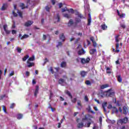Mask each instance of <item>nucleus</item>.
<instances>
[{"instance_id":"nucleus-1","label":"nucleus","mask_w":129,"mask_h":129,"mask_svg":"<svg viewBox=\"0 0 129 129\" xmlns=\"http://www.w3.org/2000/svg\"><path fill=\"white\" fill-rule=\"evenodd\" d=\"M84 8L85 14H88L89 18L88 19L87 26H90L91 25V15H90V7H89V3L88 0H84Z\"/></svg>"},{"instance_id":"nucleus-2","label":"nucleus","mask_w":129,"mask_h":129,"mask_svg":"<svg viewBox=\"0 0 129 129\" xmlns=\"http://www.w3.org/2000/svg\"><path fill=\"white\" fill-rule=\"evenodd\" d=\"M99 95L101 97H105V96L111 97V96L114 95V92L112 91V89H110L105 92L101 91L99 93Z\"/></svg>"},{"instance_id":"nucleus-3","label":"nucleus","mask_w":129,"mask_h":129,"mask_svg":"<svg viewBox=\"0 0 129 129\" xmlns=\"http://www.w3.org/2000/svg\"><path fill=\"white\" fill-rule=\"evenodd\" d=\"M92 118H95V117L91 114L86 115L82 118V121H83V122L88 121V120H91V119Z\"/></svg>"},{"instance_id":"nucleus-4","label":"nucleus","mask_w":129,"mask_h":129,"mask_svg":"<svg viewBox=\"0 0 129 129\" xmlns=\"http://www.w3.org/2000/svg\"><path fill=\"white\" fill-rule=\"evenodd\" d=\"M128 120V119L127 117H124L123 119H120L118 120L117 124V125H119V124H123V123H126Z\"/></svg>"},{"instance_id":"nucleus-5","label":"nucleus","mask_w":129,"mask_h":129,"mask_svg":"<svg viewBox=\"0 0 129 129\" xmlns=\"http://www.w3.org/2000/svg\"><path fill=\"white\" fill-rule=\"evenodd\" d=\"M35 60V56H33L31 57H30L27 61L28 64V67H32V66H34V62H31L30 61H34Z\"/></svg>"},{"instance_id":"nucleus-6","label":"nucleus","mask_w":129,"mask_h":129,"mask_svg":"<svg viewBox=\"0 0 129 129\" xmlns=\"http://www.w3.org/2000/svg\"><path fill=\"white\" fill-rule=\"evenodd\" d=\"M87 122L84 123H81V126H85V127H89L90 126V124H91V123L92 122V121H90V122L87 121Z\"/></svg>"},{"instance_id":"nucleus-7","label":"nucleus","mask_w":129,"mask_h":129,"mask_svg":"<svg viewBox=\"0 0 129 129\" xmlns=\"http://www.w3.org/2000/svg\"><path fill=\"white\" fill-rule=\"evenodd\" d=\"M54 70H55V72L52 67H51L49 69V71L50 72H51L52 74H55V73H57V72L59 71V68H55Z\"/></svg>"},{"instance_id":"nucleus-8","label":"nucleus","mask_w":129,"mask_h":129,"mask_svg":"<svg viewBox=\"0 0 129 129\" xmlns=\"http://www.w3.org/2000/svg\"><path fill=\"white\" fill-rule=\"evenodd\" d=\"M89 61H90V58L89 57L85 58H81V63L82 64H86L87 63H89Z\"/></svg>"},{"instance_id":"nucleus-9","label":"nucleus","mask_w":129,"mask_h":129,"mask_svg":"<svg viewBox=\"0 0 129 129\" xmlns=\"http://www.w3.org/2000/svg\"><path fill=\"white\" fill-rule=\"evenodd\" d=\"M30 5V0H28L27 2V6H25V4L24 3H21L20 4V7L22 8V10H24V9H26V8H28V6Z\"/></svg>"},{"instance_id":"nucleus-10","label":"nucleus","mask_w":129,"mask_h":129,"mask_svg":"<svg viewBox=\"0 0 129 129\" xmlns=\"http://www.w3.org/2000/svg\"><path fill=\"white\" fill-rule=\"evenodd\" d=\"M76 51L78 55H81V45L80 44L77 47Z\"/></svg>"},{"instance_id":"nucleus-11","label":"nucleus","mask_w":129,"mask_h":129,"mask_svg":"<svg viewBox=\"0 0 129 129\" xmlns=\"http://www.w3.org/2000/svg\"><path fill=\"white\" fill-rule=\"evenodd\" d=\"M81 20V15H79V13H77V16L76 18V23H79Z\"/></svg>"},{"instance_id":"nucleus-12","label":"nucleus","mask_w":129,"mask_h":129,"mask_svg":"<svg viewBox=\"0 0 129 129\" xmlns=\"http://www.w3.org/2000/svg\"><path fill=\"white\" fill-rule=\"evenodd\" d=\"M19 37L21 40H24V39L29 38V35L25 34L23 36H22V34H19Z\"/></svg>"},{"instance_id":"nucleus-13","label":"nucleus","mask_w":129,"mask_h":129,"mask_svg":"<svg viewBox=\"0 0 129 129\" xmlns=\"http://www.w3.org/2000/svg\"><path fill=\"white\" fill-rule=\"evenodd\" d=\"M77 122H78V127L79 128H81V119L80 118H77Z\"/></svg>"},{"instance_id":"nucleus-14","label":"nucleus","mask_w":129,"mask_h":129,"mask_svg":"<svg viewBox=\"0 0 129 129\" xmlns=\"http://www.w3.org/2000/svg\"><path fill=\"white\" fill-rule=\"evenodd\" d=\"M33 23L34 22L32 21H28L25 23V26L26 27H30V26H31L33 24Z\"/></svg>"},{"instance_id":"nucleus-15","label":"nucleus","mask_w":129,"mask_h":129,"mask_svg":"<svg viewBox=\"0 0 129 129\" xmlns=\"http://www.w3.org/2000/svg\"><path fill=\"white\" fill-rule=\"evenodd\" d=\"M116 77L117 79L118 82H119V83H121V82H122V78H121V76L118 75V76H116Z\"/></svg>"},{"instance_id":"nucleus-16","label":"nucleus","mask_w":129,"mask_h":129,"mask_svg":"<svg viewBox=\"0 0 129 129\" xmlns=\"http://www.w3.org/2000/svg\"><path fill=\"white\" fill-rule=\"evenodd\" d=\"M58 83L59 84H61V85H64V84H65V79H60L58 81Z\"/></svg>"},{"instance_id":"nucleus-17","label":"nucleus","mask_w":129,"mask_h":129,"mask_svg":"<svg viewBox=\"0 0 129 129\" xmlns=\"http://www.w3.org/2000/svg\"><path fill=\"white\" fill-rule=\"evenodd\" d=\"M127 112H128V110L127 109V108L125 106L123 107V113L124 114H127Z\"/></svg>"},{"instance_id":"nucleus-18","label":"nucleus","mask_w":129,"mask_h":129,"mask_svg":"<svg viewBox=\"0 0 129 129\" xmlns=\"http://www.w3.org/2000/svg\"><path fill=\"white\" fill-rule=\"evenodd\" d=\"M59 39L62 40V42H64V41H65V36L63 33L60 34Z\"/></svg>"},{"instance_id":"nucleus-19","label":"nucleus","mask_w":129,"mask_h":129,"mask_svg":"<svg viewBox=\"0 0 129 129\" xmlns=\"http://www.w3.org/2000/svg\"><path fill=\"white\" fill-rule=\"evenodd\" d=\"M107 87H109V85L105 84V85H102V86H100L101 89H104L105 88H107Z\"/></svg>"},{"instance_id":"nucleus-20","label":"nucleus","mask_w":129,"mask_h":129,"mask_svg":"<svg viewBox=\"0 0 129 129\" xmlns=\"http://www.w3.org/2000/svg\"><path fill=\"white\" fill-rule=\"evenodd\" d=\"M7 8H8V4H4L1 8L2 11H5V10H7Z\"/></svg>"},{"instance_id":"nucleus-21","label":"nucleus","mask_w":129,"mask_h":129,"mask_svg":"<svg viewBox=\"0 0 129 129\" xmlns=\"http://www.w3.org/2000/svg\"><path fill=\"white\" fill-rule=\"evenodd\" d=\"M117 13L118 14V16H119L120 17V18H124L125 14H120V13H119V11H118V10H117Z\"/></svg>"},{"instance_id":"nucleus-22","label":"nucleus","mask_w":129,"mask_h":129,"mask_svg":"<svg viewBox=\"0 0 129 129\" xmlns=\"http://www.w3.org/2000/svg\"><path fill=\"white\" fill-rule=\"evenodd\" d=\"M54 20L57 22H60V16L59 14L56 15V16L54 17Z\"/></svg>"},{"instance_id":"nucleus-23","label":"nucleus","mask_w":129,"mask_h":129,"mask_svg":"<svg viewBox=\"0 0 129 129\" xmlns=\"http://www.w3.org/2000/svg\"><path fill=\"white\" fill-rule=\"evenodd\" d=\"M38 91H39V86H36L35 91V93H34V95L35 96H37V94H38Z\"/></svg>"},{"instance_id":"nucleus-24","label":"nucleus","mask_w":129,"mask_h":129,"mask_svg":"<svg viewBox=\"0 0 129 129\" xmlns=\"http://www.w3.org/2000/svg\"><path fill=\"white\" fill-rule=\"evenodd\" d=\"M112 112L113 113H117L118 112V109L116 108L115 107H113V110H112Z\"/></svg>"},{"instance_id":"nucleus-25","label":"nucleus","mask_w":129,"mask_h":129,"mask_svg":"<svg viewBox=\"0 0 129 129\" xmlns=\"http://www.w3.org/2000/svg\"><path fill=\"white\" fill-rule=\"evenodd\" d=\"M89 112H91L93 114H95V112H94L93 110L91 109V108L90 107V106H88V108H87Z\"/></svg>"},{"instance_id":"nucleus-26","label":"nucleus","mask_w":129,"mask_h":129,"mask_svg":"<svg viewBox=\"0 0 129 129\" xmlns=\"http://www.w3.org/2000/svg\"><path fill=\"white\" fill-rule=\"evenodd\" d=\"M65 93H66V94H67L70 97V98L72 99V95L71 94L70 92H69V91L66 90Z\"/></svg>"},{"instance_id":"nucleus-27","label":"nucleus","mask_w":129,"mask_h":129,"mask_svg":"<svg viewBox=\"0 0 129 129\" xmlns=\"http://www.w3.org/2000/svg\"><path fill=\"white\" fill-rule=\"evenodd\" d=\"M125 128V126L123 125L121 126V124L117 125V129H124Z\"/></svg>"},{"instance_id":"nucleus-28","label":"nucleus","mask_w":129,"mask_h":129,"mask_svg":"<svg viewBox=\"0 0 129 129\" xmlns=\"http://www.w3.org/2000/svg\"><path fill=\"white\" fill-rule=\"evenodd\" d=\"M118 48H119V44L118 43H116V52L117 53H119V49H118Z\"/></svg>"},{"instance_id":"nucleus-29","label":"nucleus","mask_w":129,"mask_h":129,"mask_svg":"<svg viewBox=\"0 0 129 129\" xmlns=\"http://www.w3.org/2000/svg\"><path fill=\"white\" fill-rule=\"evenodd\" d=\"M95 53H96V49H93L90 50V54H91V55H93Z\"/></svg>"},{"instance_id":"nucleus-30","label":"nucleus","mask_w":129,"mask_h":129,"mask_svg":"<svg viewBox=\"0 0 129 129\" xmlns=\"http://www.w3.org/2000/svg\"><path fill=\"white\" fill-rule=\"evenodd\" d=\"M73 24H74L73 20H72V19H71L68 24V27H71V26H72Z\"/></svg>"},{"instance_id":"nucleus-31","label":"nucleus","mask_w":129,"mask_h":129,"mask_svg":"<svg viewBox=\"0 0 129 129\" xmlns=\"http://www.w3.org/2000/svg\"><path fill=\"white\" fill-rule=\"evenodd\" d=\"M87 75V72L82 71L81 76L82 77H85Z\"/></svg>"},{"instance_id":"nucleus-32","label":"nucleus","mask_w":129,"mask_h":129,"mask_svg":"<svg viewBox=\"0 0 129 129\" xmlns=\"http://www.w3.org/2000/svg\"><path fill=\"white\" fill-rule=\"evenodd\" d=\"M106 73H107V74H111V69L108 67L106 68Z\"/></svg>"},{"instance_id":"nucleus-33","label":"nucleus","mask_w":129,"mask_h":129,"mask_svg":"<svg viewBox=\"0 0 129 129\" xmlns=\"http://www.w3.org/2000/svg\"><path fill=\"white\" fill-rule=\"evenodd\" d=\"M61 67L64 68V67H66V62L62 61L60 64Z\"/></svg>"},{"instance_id":"nucleus-34","label":"nucleus","mask_w":129,"mask_h":129,"mask_svg":"<svg viewBox=\"0 0 129 129\" xmlns=\"http://www.w3.org/2000/svg\"><path fill=\"white\" fill-rule=\"evenodd\" d=\"M85 84H86V85L90 86V85H91V82H90V81L89 80H86L85 82Z\"/></svg>"},{"instance_id":"nucleus-35","label":"nucleus","mask_w":129,"mask_h":129,"mask_svg":"<svg viewBox=\"0 0 129 129\" xmlns=\"http://www.w3.org/2000/svg\"><path fill=\"white\" fill-rule=\"evenodd\" d=\"M17 13L18 14L19 17H20V18H23V15H22V12L19 11V10H17Z\"/></svg>"},{"instance_id":"nucleus-36","label":"nucleus","mask_w":129,"mask_h":129,"mask_svg":"<svg viewBox=\"0 0 129 129\" xmlns=\"http://www.w3.org/2000/svg\"><path fill=\"white\" fill-rule=\"evenodd\" d=\"M119 37V35H116L115 37V41L116 43H118L119 42V40H118V37Z\"/></svg>"},{"instance_id":"nucleus-37","label":"nucleus","mask_w":129,"mask_h":129,"mask_svg":"<svg viewBox=\"0 0 129 129\" xmlns=\"http://www.w3.org/2000/svg\"><path fill=\"white\" fill-rule=\"evenodd\" d=\"M17 118H18V119H21V118H23V114H18L17 115Z\"/></svg>"},{"instance_id":"nucleus-38","label":"nucleus","mask_w":129,"mask_h":129,"mask_svg":"<svg viewBox=\"0 0 129 129\" xmlns=\"http://www.w3.org/2000/svg\"><path fill=\"white\" fill-rule=\"evenodd\" d=\"M101 29L102 30H106V29H107V26L105 25V24H103L101 25Z\"/></svg>"},{"instance_id":"nucleus-39","label":"nucleus","mask_w":129,"mask_h":129,"mask_svg":"<svg viewBox=\"0 0 129 129\" xmlns=\"http://www.w3.org/2000/svg\"><path fill=\"white\" fill-rule=\"evenodd\" d=\"M107 104V102H105L103 103L102 104V106L103 108H104L106 107V105Z\"/></svg>"},{"instance_id":"nucleus-40","label":"nucleus","mask_w":129,"mask_h":129,"mask_svg":"<svg viewBox=\"0 0 129 129\" xmlns=\"http://www.w3.org/2000/svg\"><path fill=\"white\" fill-rule=\"evenodd\" d=\"M61 46H62V42H58L57 44L56 45L57 48H59V47H61Z\"/></svg>"},{"instance_id":"nucleus-41","label":"nucleus","mask_w":129,"mask_h":129,"mask_svg":"<svg viewBox=\"0 0 129 129\" xmlns=\"http://www.w3.org/2000/svg\"><path fill=\"white\" fill-rule=\"evenodd\" d=\"M63 17H64V18H67V19H69L70 18V15L68 14H63Z\"/></svg>"},{"instance_id":"nucleus-42","label":"nucleus","mask_w":129,"mask_h":129,"mask_svg":"<svg viewBox=\"0 0 129 129\" xmlns=\"http://www.w3.org/2000/svg\"><path fill=\"white\" fill-rule=\"evenodd\" d=\"M3 110L5 113H7V108H6V106L5 105L2 106Z\"/></svg>"},{"instance_id":"nucleus-43","label":"nucleus","mask_w":129,"mask_h":129,"mask_svg":"<svg viewBox=\"0 0 129 129\" xmlns=\"http://www.w3.org/2000/svg\"><path fill=\"white\" fill-rule=\"evenodd\" d=\"M85 53H86V51H85V50H84V49L82 48L81 49V55H84V54H85Z\"/></svg>"},{"instance_id":"nucleus-44","label":"nucleus","mask_w":129,"mask_h":129,"mask_svg":"<svg viewBox=\"0 0 129 129\" xmlns=\"http://www.w3.org/2000/svg\"><path fill=\"white\" fill-rule=\"evenodd\" d=\"M68 12H69V13H71V14H74V10L72 9L68 10Z\"/></svg>"},{"instance_id":"nucleus-45","label":"nucleus","mask_w":129,"mask_h":129,"mask_svg":"<svg viewBox=\"0 0 129 129\" xmlns=\"http://www.w3.org/2000/svg\"><path fill=\"white\" fill-rule=\"evenodd\" d=\"M29 55H26L25 56H24L23 58V61H26V60H27V59H28V58H29Z\"/></svg>"},{"instance_id":"nucleus-46","label":"nucleus","mask_w":129,"mask_h":129,"mask_svg":"<svg viewBox=\"0 0 129 129\" xmlns=\"http://www.w3.org/2000/svg\"><path fill=\"white\" fill-rule=\"evenodd\" d=\"M17 52H18V53H21V52L22 51V48H21L20 47H17Z\"/></svg>"},{"instance_id":"nucleus-47","label":"nucleus","mask_w":129,"mask_h":129,"mask_svg":"<svg viewBox=\"0 0 129 129\" xmlns=\"http://www.w3.org/2000/svg\"><path fill=\"white\" fill-rule=\"evenodd\" d=\"M93 47H94V48L96 47V46H97V44L96 43V42L95 41L93 42Z\"/></svg>"},{"instance_id":"nucleus-48","label":"nucleus","mask_w":129,"mask_h":129,"mask_svg":"<svg viewBox=\"0 0 129 129\" xmlns=\"http://www.w3.org/2000/svg\"><path fill=\"white\" fill-rule=\"evenodd\" d=\"M16 106V104L14 103H12L10 106V108H14V107Z\"/></svg>"},{"instance_id":"nucleus-49","label":"nucleus","mask_w":129,"mask_h":129,"mask_svg":"<svg viewBox=\"0 0 129 129\" xmlns=\"http://www.w3.org/2000/svg\"><path fill=\"white\" fill-rule=\"evenodd\" d=\"M15 74V72L14 71H12L10 73V74H9V76H13V75H14Z\"/></svg>"},{"instance_id":"nucleus-50","label":"nucleus","mask_w":129,"mask_h":129,"mask_svg":"<svg viewBox=\"0 0 129 129\" xmlns=\"http://www.w3.org/2000/svg\"><path fill=\"white\" fill-rule=\"evenodd\" d=\"M4 31H5V33H6V34H7V35H9V34H10V33H11V31L10 30H8L7 29H6Z\"/></svg>"},{"instance_id":"nucleus-51","label":"nucleus","mask_w":129,"mask_h":129,"mask_svg":"<svg viewBox=\"0 0 129 129\" xmlns=\"http://www.w3.org/2000/svg\"><path fill=\"white\" fill-rule=\"evenodd\" d=\"M50 8L51 7H49V6H46L45 7L46 11H47V12H49V11H50Z\"/></svg>"},{"instance_id":"nucleus-52","label":"nucleus","mask_w":129,"mask_h":129,"mask_svg":"<svg viewBox=\"0 0 129 129\" xmlns=\"http://www.w3.org/2000/svg\"><path fill=\"white\" fill-rule=\"evenodd\" d=\"M97 128H98V126H97V125L94 124V126L93 127V129H97Z\"/></svg>"},{"instance_id":"nucleus-53","label":"nucleus","mask_w":129,"mask_h":129,"mask_svg":"<svg viewBox=\"0 0 129 129\" xmlns=\"http://www.w3.org/2000/svg\"><path fill=\"white\" fill-rule=\"evenodd\" d=\"M78 42H80V38L77 39L75 42V43L77 44V43H78Z\"/></svg>"},{"instance_id":"nucleus-54","label":"nucleus","mask_w":129,"mask_h":129,"mask_svg":"<svg viewBox=\"0 0 129 129\" xmlns=\"http://www.w3.org/2000/svg\"><path fill=\"white\" fill-rule=\"evenodd\" d=\"M66 11H68V10L67 9V8H65L62 9L61 12L62 13H64V12H66Z\"/></svg>"},{"instance_id":"nucleus-55","label":"nucleus","mask_w":129,"mask_h":129,"mask_svg":"<svg viewBox=\"0 0 129 129\" xmlns=\"http://www.w3.org/2000/svg\"><path fill=\"white\" fill-rule=\"evenodd\" d=\"M4 97H6V95H3L0 96V100L4 99Z\"/></svg>"},{"instance_id":"nucleus-56","label":"nucleus","mask_w":129,"mask_h":129,"mask_svg":"<svg viewBox=\"0 0 129 129\" xmlns=\"http://www.w3.org/2000/svg\"><path fill=\"white\" fill-rule=\"evenodd\" d=\"M94 100L96 102H97V103H98V104H100V102H99V100H98L97 99H94Z\"/></svg>"},{"instance_id":"nucleus-57","label":"nucleus","mask_w":129,"mask_h":129,"mask_svg":"<svg viewBox=\"0 0 129 129\" xmlns=\"http://www.w3.org/2000/svg\"><path fill=\"white\" fill-rule=\"evenodd\" d=\"M90 40L92 42V43L93 42H95V41H94V37H90Z\"/></svg>"},{"instance_id":"nucleus-58","label":"nucleus","mask_w":129,"mask_h":129,"mask_svg":"<svg viewBox=\"0 0 129 129\" xmlns=\"http://www.w3.org/2000/svg\"><path fill=\"white\" fill-rule=\"evenodd\" d=\"M4 31L7 30V28H8V25L7 24H5L4 25Z\"/></svg>"},{"instance_id":"nucleus-59","label":"nucleus","mask_w":129,"mask_h":129,"mask_svg":"<svg viewBox=\"0 0 129 129\" xmlns=\"http://www.w3.org/2000/svg\"><path fill=\"white\" fill-rule=\"evenodd\" d=\"M84 99L85 100V101H88V97H87V96H85V98Z\"/></svg>"},{"instance_id":"nucleus-60","label":"nucleus","mask_w":129,"mask_h":129,"mask_svg":"<svg viewBox=\"0 0 129 129\" xmlns=\"http://www.w3.org/2000/svg\"><path fill=\"white\" fill-rule=\"evenodd\" d=\"M16 33H17V31H16V30H12V33L13 34V35H15V34H16Z\"/></svg>"},{"instance_id":"nucleus-61","label":"nucleus","mask_w":129,"mask_h":129,"mask_svg":"<svg viewBox=\"0 0 129 129\" xmlns=\"http://www.w3.org/2000/svg\"><path fill=\"white\" fill-rule=\"evenodd\" d=\"M62 6H63V4H62V3H59L58 4V7H59V9H61L62 8Z\"/></svg>"},{"instance_id":"nucleus-62","label":"nucleus","mask_w":129,"mask_h":129,"mask_svg":"<svg viewBox=\"0 0 129 129\" xmlns=\"http://www.w3.org/2000/svg\"><path fill=\"white\" fill-rule=\"evenodd\" d=\"M26 76H27V77H29V75H30V72H26Z\"/></svg>"},{"instance_id":"nucleus-63","label":"nucleus","mask_w":129,"mask_h":129,"mask_svg":"<svg viewBox=\"0 0 129 129\" xmlns=\"http://www.w3.org/2000/svg\"><path fill=\"white\" fill-rule=\"evenodd\" d=\"M13 14L14 16V17H17V16H18V14H17V13H15V11L13 12Z\"/></svg>"},{"instance_id":"nucleus-64","label":"nucleus","mask_w":129,"mask_h":129,"mask_svg":"<svg viewBox=\"0 0 129 129\" xmlns=\"http://www.w3.org/2000/svg\"><path fill=\"white\" fill-rule=\"evenodd\" d=\"M77 62H81V58H77Z\"/></svg>"}]
</instances>
